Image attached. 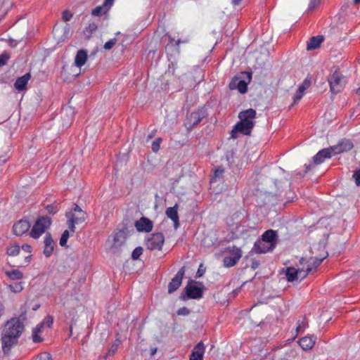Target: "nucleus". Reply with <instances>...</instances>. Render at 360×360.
I'll return each mask as SVG.
<instances>
[{"mask_svg":"<svg viewBox=\"0 0 360 360\" xmlns=\"http://www.w3.org/2000/svg\"><path fill=\"white\" fill-rule=\"evenodd\" d=\"M8 58H9L8 55H7L6 53H3V54L0 55V68L6 64V62H7Z\"/></svg>","mask_w":360,"mask_h":360,"instance_id":"obj_41","label":"nucleus"},{"mask_svg":"<svg viewBox=\"0 0 360 360\" xmlns=\"http://www.w3.org/2000/svg\"><path fill=\"white\" fill-rule=\"evenodd\" d=\"M6 275L11 280H20L23 278V274L19 271L18 269H13L11 271H6L5 272Z\"/></svg>","mask_w":360,"mask_h":360,"instance_id":"obj_28","label":"nucleus"},{"mask_svg":"<svg viewBox=\"0 0 360 360\" xmlns=\"http://www.w3.org/2000/svg\"><path fill=\"white\" fill-rule=\"evenodd\" d=\"M316 340L314 335H307L299 340V345L303 350H310L314 347Z\"/></svg>","mask_w":360,"mask_h":360,"instance_id":"obj_21","label":"nucleus"},{"mask_svg":"<svg viewBox=\"0 0 360 360\" xmlns=\"http://www.w3.org/2000/svg\"><path fill=\"white\" fill-rule=\"evenodd\" d=\"M44 328L41 327V325H37L35 328L32 330V340L34 342H40L42 341V338L40 336Z\"/></svg>","mask_w":360,"mask_h":360,"instance_id":"obj_26","label":"nucleus"},{"mask_svg":"<svg viewBox=\"0 0 360 360\" xmlns=\"http://www.w3.org/2000/svg\"><path fill=\"white\" fill-rule=\"evenodd\" d=\"M166 214L168 218L173 221L174 229H176L179 226L177 205L168 207L166 210Z\"/></svg>","mask_w":360,"mask_h":360,"instance_id":"obj_23","label":"nucleus"},{"mask_svg":"<svg viewBox=\"0 0 360 360\" xmlns=\"http://www.w3.org/2000/svg\"><path fill=\"white\" fill-rule=\"evenodd\" d=\"M65 217L68 219L69 229L72 232H75V225L83 223L87 218V214L79 205H75L73 210L65 213Z\"/></svg>","mask_w":360,"mask_h":360,"instance_id":"obj_4","label":"nucleus"},{"mask_svg":"<svg viewBox=\"0 0 360 360\" xmlns=\"http://www.w3.org/2000/svg\"><path fill=\"white\" fill-rule=\"evenodd\" d=\"M185 273L184 266L181 267L175 276L172 279V281L168 284V292L172 293L175 292L181 285L182 283L183 276Z\"/></svg>","mask_w":360,"mask_h":360,"instance_id":"obj_10","label":"nucleus"},{"mask_svg":"<svg viewBox=\"0 0 360 360\" xmlns=\"http://www.w3.org/2000/svg\"><path fill=\"white\" fill-rule=\"evenodd\" d=\"M224 169H222L221 167L217 168L214 171V176L213 179H212V181H214L216 180L217 178L221 176L222 174H224Z\"/></svg>","mask_w":360,"mask_h":360,"instance_id":"obj_39","label":"nucleus"},{"mask_svg":"<svg viewBox=\"0 0 360 360\" xmlns=\"http://www.w3.org/2000/svg\"><path fill=\"white\" fill-rule=\"evenodd\" d=\"M72 15L70 12L68 11H65L63 13V19L64 20V21L67 22V21H69L70 20V19L72 18Z\"/></svg>","mask_w":360,"mask_h":360,"instance_id":"obj_47","label":"nucleus"},{"mask_svg":"<svg viewBox=\"0 0 360 360\" xmlns=\"http://www.w3.org/2000/svg\"><path fill=\"white\" fill-rule=\"evenodd\" d=\"M335 155L332 148H323L319 150L314 157L313 162L316 165L321 164L325 161L326 159L330 158L332 156Z\"/></svg>","mask_w":360,"mask_h":360,"instance_id":"obj_11","label":"nucleus"},{"mask_svg":"<svg viewBox=\"0 0 360 360\" xmlns=\"http://www.w3.org/2000/svg\"><path fill=\"white\" fill-rule=\"evenodd\" d=\"M30 257H31V255H29V256L26 257L25 259H26V260L27 262H29L28 259L30 258Z\"/></svg>","mask_w":360,"mask_h":360,"instance_id":"obj_59","label":"nucleus"},{"mask_svg":"<svg viewBox=\"0 0 360 360\" xmlns=\"http://www.w3.org/2000/svg\"><path fill=\"white\" fill-rule=\"evenodd\" d=\"M356 186H360V169L355 171L352 175Z\"/></svg>","mask_w":360,"mask_h":360,"instance_id":"obj_40","label":"nucleus"},{"mask_svg":"<svg viewBox=\"0 0 360 360\" xmlns=\"http://www.w3.org/2000/svg\"><path fill=\"white\" fill-rule=\"evenodd\" d=\"M256 117V111L252 108L241 111L238 115L240 121L236 123L231 131V137L233 139L237 138V134L241 133L249 136L253 129Z\"/></svg>","mask_w":360,"mask_h":360,"instance_id":"obj_3","label":"nucleus"},{"mask_svg":"<svg viewBox=\"0 0 360 360\" xmlns=\"http://www.w3.org/2000/svg\"><path fill=\"white\" fill-rule=\"evenodd\" d=\"M242 0H231V4L233 6H238L241 3Z\"/></svg>","mask_w":360,"mask_h":360,"instance_id":"obj_53","label":"nucleus"},{"mask_svg":"<svg viewBox=\"0 0 360 360\" xmlns=\"http://www.w3.org/2000/svg\"><path fill=\"white\" fill-rule=\"evenodd\" d=\"M272 250L271 247L262 239L256 241L252 248V251L256 254H264Z\"/></svg>","mask_w":360,"mask_h":360,"instance_id":"obj_19","label":"nucleus"},{"mask_svg":"<svg viewBox=\"0 0 360 360\" xmlns=\"http://www.w3.org/2000/svg\"><path fill=\"white\" fill-rule=\"evenodd\" d=\"M105 8L102 6H98L91 11V14L94 16H100L103 13H106Z\"/></svg>","mask_w":360,"mask_h":360,"instance_id":"obj_33","label":"nucleus"},{"mask_svg":"<svg viewBox=\"0 0 360 360\" xmlns=\"http://www.w3.org/2000/svg\"><path fill=\"white\" fill-rule=\"evenodd\" d=\"M116 42H117L116 38L111 39L105 43L103 48L105 50H110L115 46Z\"/></svg>","mask_w":360,"mask_h":360,"instance_id":"obj_38","label":"nucleus"},{"mask_svg":"<svg viewBox=\"0 0 360 360\" xmlns=\"http://www.w3.org/2000/svg\"><path fill=\"white\" fill-rule=\"evenodd\" d=\"M162 139L161 138H157L153 143L151 146L152 150L154 153H157L160 148V143H162Z\"/></svg>","mask_w":360,"mask_h":360,"instance_id":"obj_36","label":"nucleus"},{"mask_svg":"<svg viewBox=\"0 0 360 360\" xmlns=\"http://www.w3.org/2000/svg\"><path fill=\"white\" fill-rule=\"evenodd\" d=\"M311 84V82L307 79H304L300 86H304L305 89H307Z\"/></svg>","mask_w":360,"mask_h":360,"instance_id":"obj_51","label":"nucleus"},{"mask_svg":"<svg viewBox=\"0 0 360 360\" xmlns=\"http://www.w3.org/2000/svg\"><path fill=\"white\" fill-rule=\"evenodd\" d=\"M20 248L18 245L14 244L7 248V254L9 256H16L19 254Z\"/></svg>","mask_w":360,"mask_h":360,"instance_id":"obj_30","label":"nucleus"},{"mask_svg":"<svg viewBox=\"0 0 360 360\" xmlns=\"http://www.w3.org/2000/svg\"><path fill=\"white\" fill-rule=\"evenodd\" d=\"M118 238V235L117 234L116 236H114V240L115 241Z\"/></svg>","mask_w":360,"mask_h":360,"instance_id":"obj_58","label":"nucleus"},{"mask_svg":"<svg viewBox=\"0 0 360 360\" xmlns=\"http://www.w3.org/2000/svg\"><path fill=\"white\" fill-rule=\"evenodd\" d=\"M186 292L188 298L198 300L202 297V288L189 283L186 287Z\"/></svg>","mask_w":360,"mask_h":360,"instance_id":"obj_12","label":"nucleus"},{"mask_svg":"<svg viewBox=\"0 0 360 360\" xmlns=\"http://www.w3.org/2000/svg\"><path fill=\"white\" fill-rule=\"evenodd\" d=\"M30 228V224L27 220L21 219L13 225V231L15 235L22 236L26 233Z\"/></svg>","mask_w":360,"mask_h":360,"instance_id":"obj_17","label":"nucleus"},{"mask_svg":"<svg viewBox=\"0 0 360 360\" xmlns=\"http://www.w3.org/2000/svg\"><path fill=\"white\" fill-rule=\"evenodd\" d=\"M206 115V112L203 108H199L195 111L188 112L184 121L185 127L188 131H191Z\"/></svg>","mask_w":360,"mask_h":360,"instance_id":"obj_5","label":"nucleus"},{"mask_svg":"<svg viewBox=\"0 0 360 360\" xmlns=\"http://www.w3.org/2000/svg\"><path fill=\"white\" fill-rule=\"evenodd\" d=\"M229 89L231 90L237 89L240 94H245L248 90V83L238 77H234L229 83Z\"/></svg>","mask_w":360,"mask_h":360,"instance_id":"obj_13","label":"nucleus"},{"mask_svg":"<svg viewBox=\"0 0 360 360\" xmlns=\"http://www.w3.org/2000/svg\"><path fill=\"white\" fill-rule=\"evenodd\" d=\"M169 42L172 45L175 44L176 46H179L181 43L188 42V39H185L184 41H181L180 39H178L177 41H175L172 37H169Z\"/></svg>","mask_w":360,"mask_h":360,"instance_id":"obj_48","label":"nucleus"},{"mask_svg":"<svg viewBox=\"0 0 360 360\" xmlns=\"http://www.w3.org/2000/svg\"><path fill=\"white\" fill-rule=\"evenodd\" d=\"M21 248L25 252L30 253L32 252V247L29 245H23Z\"/></svg>","mask_w":360,"mask_h":360,"instance_id":"obj_50","label":"nucleus"},{"mask_svg":"<svg viewBox=\"0 0 360 360\" xmlns=\"http://www.w3.org/2000/svg\"><path fill=\"white\" fill-rule=\"evenodd\" d=\"M4 310H5V308H4V304L1 302H0V318L4 314Z\"/></svg>","mask_w":360,"mask_h":360,"instance_id":"obj_52","label":"nucleus"},{"mask_svg":"<svg viewBox=\"0 0 360 360\" xmlns=\"http://www.w3.org/2000/svg\"><path fill=\"white\" fill-rule=\"evenodd\" d=\"M114 3V0H105L102 6L105 8V11H108Z\"/></svg>","mask_w":360,"mask_h":360,"instance_id":"obj_43","label":"nucleus"},{"mask_svg":"<svg viewBox=\"0 0 360 360\" xmlns=\"http://www.w3.org/2000/svg\"><path fill=\"white\" fill-rule=\"evenodd\" d=\"M229 256H226L223 259V264L226 268L235 266L240 259L243 255L242 250L236 246L229 247L227 248Z\"/></svg>","mask_w":360,"mask_h":360,"instance_id":"obj_8","label":"nucleus"},{"mask_svg":"<svg viewBox=\"0 0 360 360\" xmlns=\"http://www.w3.org/2000/svg\"><path fill=\"white\" fill-rule=\"evenodd\" d=\"M54 242L50 233H46L44 238V254L46 257H49L53 251Z\"/></svg>","mask_w":360,"mask_h":360,"instance_id":"obj_20","label":"nucleus"},{"mask_svg":"<svg viewBox=\"0 0 360 360\" xmlns=\"http://www.w3.org/2000/svg\"><path fill=\"white\" fill-rule=\"evenodd\" d=\"M156 351H157V349H156V348L153 349L152 350V354H154L156 352Z\"/></svg>","mask_w":360,"mask_h":360,"instance_id":"obj_57","label":"nucleus"},{"mask_svg":"<svg viewBox=\"0 0 360 360\" xmlns=\"http://www.w3.org/2000/svg\"><path fill=\"white\" fill-rule=\"evenodd\" d=\"M307 327V322L305 318H302V319L297 321V326L296 327V330L297 333L303 332L306 328Z\"/></svg>","mask_w":360,"mask_h":360,"instance_id":"obj_31","label":"nucleus"},{"mask_svg":"<svg viewBox=\"0 0 360 360\" xmlns=\"http://www.w3.org/2000/svg\"><path fill=\"white\" fill-rule=\"evenodd\" d=\"M335 155H338L344 152L350 150L353 148V144L349 140L344 139L338 144L331 146Z\"/></svg>","mask_w":360,"mask_h":360,"instance_id":"obj_16","label":"nucleus"},{"mask_svg":"<svg viewBox=\"0 0 360 360\" xmlns=\"http://www.w3.org/2000/svg\"><path fill=\"white\" fill-rule=\"evenodd\" d=\"M46 210L49 214H54L58 212L57 207L52 205H47L46 207Z\"/></svg>","mask_w":360,"mask_h":360,"instance_id":"obj_45","label":"nucleus"},{"mask_svg":"<svg viewBox=\"0 0 360 360\" xmlns=\"http://www.w3.org/2000/svg\"><path fill=\"white\" fill-rule=\"evenodd\" d=\"M97 25L95 23H90L84 30V34L86 38H89L91 34L97 30Z\"/></svg>","mask_w":360,"mask_h":360,"instance_id":"obj_29","label":"nucleus"},{"mask_svg":"<svg viewBox=\"0 0 360 360\" xmlns=\"http://www.w3.org/2000/svg\"><path fill=\"white\" fill-rule=\"evenodd\" d=\"M190 313V310L187 307H181L178 309L177 314L181 315V316H186L188 315Z\"/></svg>","mask_w":360,"mask_h":360,"instance_id":"obj_42","label":"nucleus"},{"mask_svg":"<svg viewBox=\"0 0 360 360\" xmlns=\"http://www.w3.org/2000/svg\"><path fill=\"white\" fill-rule=\"evenodd\" d=\"M262 240L267 243L268 245L274 250L277 244V233L276 231L269 229L262 235Z\"/></svg>","mask_w":360,"mask_h":360,"instance_id":"obj_14","label":"nucleus"},{"mask_svg":"<svg viewBox=\"0 0 360 360\" xmlns=\"http://www.w3.org/2000/svg\"><path fill=\"white\" fill-rule=\"evenodd\" d=\"M30 78V73H26L22 77H18L14 83L15 89L19 91L25 90Z\"/></svg>","mask_w":360,"mask_h":360,"instance_id":"obj_22","label":"nucleus"},{"mask_svg":"<svg viewBox=\"0 0 360 360\" xmlns=\"http://www.w3.org/2000/svg\"><path fill=\"white\" fill-rule=\"evenodd\" d=\"M87 52L83 49L79 50L75 58V64L77 67L81 68L83 66L87 60Z\"/></svg>","mask_w":360,"mask_h":360,"instance_id":"obj_24","label":"nucleus"},{"mask_svg":"<svg viewBox=\"0 0 360 360\" xmlns=\"http://www.w3.org/2000/svg\"><path fill=\"white\" fill-rule=\"evenodd\" d=\"M51 220L48 217H39L34 224L30 236L34 239L39 238L46 230L51 226Z\"/></svg>","mask_w":360,"mask_h":360,"instance_id":"obj_7","label":"nucleus"},{"mask_svg":"<svg viewBox=\"0 0 360 360\" xmlns=\"http://www.w3.org/2000/svg\"><path fill=\"white\" fill-rule=\"evenodd\" d=\"M23 330L24 325L18 318H13L6 322L1 335L2 349L5 353L18 342Z\"/></svg>","mask_w":360,"mask_h":360,"instance_id":"obj_2","label":"nucleus"},{"mask_svg":"<svg viewBox=\"0 0 360 360\" xmlns=\"http://www.w3.org/2000/svg\"><path fill=\"white\" fill-rule=\"evenodd\" d=\"M325 253L322 257H310L309 259L301 258L297 267H288L285 276L288 281L293 282L297 280L304 279L312 270L316 269L327 257Z\"/></svg>","mask_w":360,"mask_h":360,"instance_id":"obj_1","label":"nucleus"},{"mask_svg":"<svg viewBox=\"0 0 360 360\" xmlns=\"http://www.w3.org/2000/svg\"><path fill=\"white\" fill-rule=\"evenodd\" d=\"M8 288L13 292H20L23 289L21 282L10 285Z\"/></svg>","mask_w":360,"mask_h":360,"instance_id":"obj_34","label":"nucleus"},{"mask_svg":"<svg viewBox=\"0 0 360 360\" xmlns=\"http://www.w3.org/2000/svg\"><path fill=\"white\" fill-rule=\"evenodd\" d=\"M354 3L355 4H360V0H354Z\"/></svg>","mask_w":360,"mask_h":360,"instance_id":"obj_55","label":"nucleus"},{"mask_svg":"<svg viewBox=\"0 0 360 360\" xmlns=\"http://www.w3.org/2000/svg\"><path fill=\"white\" fill-rule=\"evenodd\" d=\"M142 253L143 248L141 247H137L133 250L131 254V258L134 260H136L139 258Z\"/></svg>","mask_w":360,"mask_h":360,"instance_id":"obj_37","label":"nucleus"},{"mask_svg":"<svg viewBox=\"0 0 360 360\" xmlns=\"http://www.w3.org/2000/svg\"><path fill=\"white\" fill-rule=\"evenodd\" d=\"M69 236H70V234H69V231L68 230H65L63 231V233H62V236L60 238V245L61 246H65L68 242V240L69 238Z\"/></svg>","mask_w":360,"mask_h":360,"instance_id":"obj_35","label":"nucleus"},{"mask_svg":"<svg viewBox=\"0 0 360 360\" xmlns=\"http://www.w3.org/2000/svg\"><path fill=\"white\" fill-rule=\"evenodd\" d=\"M323 41V37L322 36L312 37L307 43V49L314 50L317 49Z\"/></svg>","mask_w":360,"mask_h":360,"instance_id":"obj_25","label":"nucleus"},{"mask_svg":"<svg viewBox=\"0 0 360 360\" xmlns=\"http://www.w3.org/2000/svg\"><path fill=\"white\" fill-rule=\"evenodd\" d=\"M303 95L304 94H302V93L297 91L295 96H293L294 104L297 103L300 101V99L302 98Z\"/></svg>","mask_w":360,"mask_h":360,"instance_id":"obj_46","label":"nucleus"},{"mask_svg":"<svg viewBox=\"0 0 360 360\" xmlns=\"http://www.w3.org/2000/svg\"><path fill=\"white\" fill-rule=\"evenodd\" d=\"M53 317L51 316H47L39 324L41 325V327L43 328H44V327L51 328V325L53 324Z\"/></svg>","mask_w":360,"mask_h":360,"instance_id":"obj_32","label":"nucleus"},{"mask_svg":"<svg viewBox=\"0 0 360 360\" xmlns=\"http://www.w3.org/2000/svg\"><path fill=\"white\" fill-rule=\"evenodd\" d=\"M297 91H298L299 92H300L302 94H304V91H306V89H304V86H302L300 85Z\"/></svg>","mask_w":360,"mask_h":360,"instance_id":"obj_54","label":"nucleus"},{"mask_svg":"<svg viewBox=\"0 0 360 360\" xmlns=\"http://www.w3.org/2000/svg\"><path fill=\"white\" fill-rule=\"evenodd\" d=\"M165 243V237L162 233L151 234L146 240V247L150 250H160Z\"/></svg>","mask_w":360,"mask_h":360,"instance_id":"obj_9","label":"nucleus"},{"mask_svg":"<svg viewBox=\"0 0 360 360\" xmlns=\"http://www.w3.org/2000/svg\"><path fill=\"white\" fill-rule=\"evenodd\" d=\"M120 344V340L117 339L114 341V342L109 347L106 354L104 355V359H107L109 356H113L117 352L118 347Z\"/></svg>","mask_w":360,"mask_h":360,"instance_id":"obj_27","label":"nucleus"},{"mask_svg":"<svg viewBox=\"0 0 360 360\" xmlns=\"http://www.w3.org/2000/svg\"><path fill=\"white\" fill-rule=\"evenodd\" d=\"M205 347L202 342H198L193 348L189 360H203Z\"/></svg>","mask_w":360,"mask_h":360,"instance_id":"obj_18","label":"nucleus"},{"mask_svg":"<svg viewBox=\"0 0 360 360\" xmlns=\"http://www.w3.org/2000/svg\"><path fill=\"white\" fill-rule=\"evenodd\" d=\"M328 81L330 85V89L333 94L340 92L346 84L345 76L338 70H335L330 75Z\"/></svg>","mask_w":360,"mask_h":360,"instance_id":"obj_6","label":"nucleus"},{"mask_svg":"<svg viewBox=\"0 0 360 360\" xmlns=\"http://www.w3.org/2000/svg\"><path fill=\"white\" fill-rule=\"evenodd\" d=\"M248 74V79H249V81L251 79V73H247Z\"/></svg>","mask_w":360,"mask_h":360,"instance_id":"obj_56","label":"nucleus"},{"mask_svg":"<svg viewBox=\"0 0 360 360\" xmlns=\"http://www.w3.org/2000/svg\"><path fill=\"white\" fill-rule=\"evenodd\" d=\"M38 360H52V359L50 354L44 353L39 356Z\"/></svg>","mask_w":360,"mask_h":360,"instance_id":"obj_49","label":"nucleus"},{"mask_svg":"<svg viewBox=\"0 0 360 360\" xmlns=\"http://www.w3.org/2000/svg\"><path fill=\"white\" fill-rule=\"evenodd\" d=\"M321 0H310L309 8L312 10L319 5Z\"/></svg>","mask_w":360,"mask_h":360,"instance_id":"obj_44","label":"nucleus"},{"mask_svg":"<svg viewBox=\"0 0 360 360\" xmlns=\"http://www.w3.org/2000/svg\"><path fill=\"white\" fill-rule=\"evenodd\" d=\"M135 227L140 232H150L153 229L152 221L146 217H141L135 222Z\"/></svg>","mask_w":360,"mask_h":360,"instance_id":"obj_15","label":"nucleus"}]
</instances>
